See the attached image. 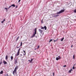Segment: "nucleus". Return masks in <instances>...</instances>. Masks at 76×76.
<instances>
[{
  "instance_id": "obj_14",
  "label": "nucleus",
  "mask_w": 76,
  "mask_h": 76,
  "mask_svg": "<svg viewBox=\"0 0 76 76\" xmlns=\"http://www.w3.org/2000/svg\"><path fill=\"white\" fill-rule=\"evenodd\" d=\"M3 73V71H1L0 72V74H2Z\"/></svg>"
},
{
  "instance_id": "obj_6",
  "label": "nucleus",
  "mask_w": 76,
  "mask_h": 76,
  "mask_svg": "<svg viewBox=\"0 0 76 76\" xmlns=\"http://www.w3.org/2000/svg\"><path fill=\"white\" fill-rule=\"evenodd\" d=\"M39 32H40V33H42V32H43L42 30L40 29H39Z\"/></svg>"
},
{
  "instance_id": "obj_41",
  "label": "nucleus",
  "mask_w": 76,
  "mask_h": 76,
  "mask_svg": "<svg viewBox=\"0 0 76 76\" xmlns=\"http://www.w3.org/2000/svg\"><path fill=\"white\" fill-rule=\"evenodd\" d=\"M16 8H17V6H16Z\"/></svg>"
},
{
  "instance_id": "obj_11",
  "label": "nucleus",
  "mask_w": 76,
  "mask_h": 76,
  "mask_svg": "<svg viewBox=\"0 0 76 76\" xmlns=\"http://www.w3.org/2000/svg\"><path fill=\"white\" fill-rule=\"evenodd\" d=\"M64 37H63L61 39V41H63V39H64Z\"/></svg>"
},
{
  "instance_id": "obj_2",
  "label": "nucleus",
  "mask_w": 76,
  "mask_h": 76,
  "mask_svg": "<svg viewBox=\"0 0 76 76\" xmlns=\"http://www.w3.org/2000/svg\"><path fill=\"white\" fill-rule=\"evenodd\" d=\"M60 59H61V57L59 56H58V57L56 58V60H60Z\"/></svg>"
},
{
  "instance_id": "obj_40",
  "label": "nucleus",
  "mask_w": 76,
  "mask_h": 76,
  "mask_svg": "<svg viewBox=\"0 0 76 76\" xmlns=\"http://www.w3.org/2000/svg\"><path fill=\"white\" fill-rule=\"evenodd\" d=\"M28 61H30V60H29Z\"/></svg>"
},
{
  "instance_id": "obj_8",
  "label": "nucleus",
  "mask_w": 76,
  "mask_h": 76,
  "mask_svg": "<svg viewBox=\"0 0 76 76\" xmlns=\"http://www.w3.org/2000/svg\"><path fill=\"white\" fill-rule=\"evenodd\" d=\"M20 54V52H18L16 55V56H19V55Z\"/></svg>"
},
{
  "instance_id": "obj_25",
  "label": "nucleus",
  "mask_w": 76,
  "mask_h": 76,
  "mask_svg": "<svg viewBox=\"0 0 76 76\" xmlns=\"http://www.w3.org/2000/svg\"><path fill=\"white\" fill-rule=\"evenodd\" d=\"M23 51L24 53V55H25V54H26V53H25V50H23Z\"/></svg>"
},
{
  "instance_id": "obj_12",
  "label": "nucleus",
  "mask_w": 76,
  "mask_h": 76,
  "mask_svg": "<svg viewBox=\"0 0 76 76\" xmlns=\"http://www.w3.org/2000/svg\"><path fill=\"white\" fill-rule=\"evenodd\" d=\"M13 57L12 56L11 57V59L12 60H13Z\"/></svg>"
},
{
  "instance_id": "obj_16",
  "label": "nucleus",
  "mask_w": 76,
  "mask_h": 76,
  "mask_svg": "<svg viewBox=\"0 0 76 76\" xmlns=\"http://www.w3.org/2000/svg\"><path fill=\"white\" fill-rule=\"evenodd\" d=\"M5 9H6V10H7H7H8V9H8V8H4Z\"/></svg>"
},
{
  "instance_id": "obj_23",
  "label": "nucleus",
  "mask_w": 76,
  "mask_h": 76,
  "mask_svg": "<svg viewBox=\"0 0 76 76\" xmlns=\"http://www.w3.org/2000/svg\"><path fill=\"white\" fill-rule=\"evenodd\" d=\"M12 7V6H10L8 8V9H10V7Z\"/></svg>"
},
{
  "instance_id": "obj_4",
  "label": "nucleus",
  "mask_w": 76,
  "mask_h": 76,
  "mask_svg": "<svg viewBox=\"0 0 76 76\" xmlns=\"http://www.w3.org/2000/svg\"><path fill=\"white\" fill-rule=\"evenodd\" d=\"M37 34V32H34L32 36V37H31V38H33V37H35V34Z\"/></svg>"
},
{
  "instance_id": "obj_37",
  "label": "nucleus",
  "mask_w": 76,
  "mask_h": 76,
  "mask_svg": "<svg viewBox=\"0 0 76 76\" xmlns=\"http://www.w3.org/2000/svg\"><path fill=\"white\" fill-rule=\"evenodd\" d=\"M20 56H22V54H20Z\"/></svg>"
},
{
  "instance_id": "obj_7",
  "label": "nucleus",
  "mask_w": 76,
  "mask_h": 76,
  "mask_svg": "<svg viewBox=\"0 0 76 76\" xmlns=\"http://www.w3.org/2000/svg\"><path fill=\"white\" fill-rule=\"evenodd\" d=\"M3 62L4 64H7V62H6V61H5L4 60L3 61Z\"/></svg>"
},
{
  "instance_id": "obj_30",
  "label": "nucleus",
  "mask_w": 76,
  "mask_h": 76,
  "mask_svg": "<svg viewBox=\"0 0 76 76\" xmlns=\"http://www.w3.org/2000/svg\"><path fill=\"white\" fill-rule=\"evenodd\" d=\"M2 64V62H0V65H1V64Z\"/></svg>"
},
{
  "instance_id": "obj_32",
  "label": "nucleus",
  "mask_w": 76,
  "mask_h": 76,
  "mask_svg": "<svg viewBox=\"0 0 76 76\" xmlns=\"http://www.w3.org/2000/svg\"><path fill=\"white\" fill-rule=\"evenodd\" d=\"M73 58L74 59L75 58V55H73Z\"/></svg>"
},
{
  "instance_id": "obj_10",
  "label": "nucleus",
  "mask_w": 76,
  "mask_h": 76,
  "mask_svg": "<svg viewBox=\"0 0 76 76\" xmlns=\"http://www.w3.org/2000/svg\"><path fill=\"white\" fill-rule=\"evenodd\" d=\"M18 66H16L15 68V70H16V69H18Z\"/></svg>"
},
{
  "instance_id": "obj_34",
  "label": "nucleus",
  "mask_w": 76,
  "mask_h": 76,
  "mask_svg": "<svg viewBox=\"0 0 76 76\" xmlns=\"http://www.w3.org/2000/svg\"><path fill=\"white\" fill-rule=\"evenodd\" d=\"M63 67H66V65H64V66H63Z\"/></svg>"
},
{
  "instance_id": "obj_18",
  "label": "nucleus",
  "mask_w": 76,
  "mask_h": 76,
  "mask_svg": "<svg viewBox=\"0 0 76 76\" xmlns=\"http://www.w3.org/2000/svg\"><path fill=\"white\" fill-rule=\"evenodd\" d=\"M72 71V69H71L69 71V73H71V71Z\"/></svg>"
},
{
  "instance_id": "obj_24",
  "label": "nucleus",
  "mask_w": 76,
  "mask_h": 76,
  "mask_svg": "<svg viewBox=\"0 0 76 76\" xmlns=\"http://www.w3.org/2000/svg\"><path fill=\"white\" fill-rule=\"evenodd\" d=\"M52 40H53V39H50V41H49V42H51V41H52Z\"/></svg>"
},
{
  "instance_id": "obj_36",
  "label": "nucleus",
  "mask_w": 76,
  "mask_h": 76,
  "mask_svg": "<svg viewBox=\"0 0 76 76\" xmlns=\"http://www.w3.org/2000/svg\"><path fill=\"white\" fill-rule=\"evenodd\" d=\"M41 23H43V22H42V21H41Z\"/></svg>"
},
{
  "instance_id": "obj_38",
  "label": "nucleus",
  "mask_w": 76,
  "mask_h": 76,
  "mask_svg": "<svg viewBox=\"0 0 76 76\" xmlns=\"http://www.w3.org/2000/svg\"><path fill=\"white\" fill-rule=\"evenodd\" d=\"M71 47H72V48L73 47V45H72V46H71Z\"/></svg>"
},
{
  "instance_id": "obj_39",
  "label": "nucleus",
  "mask_w": 76,
  "mask_h": 76,
  "mask_svg": "<svg viewBox=\"0 0 76 76\" xmlns=\"http://www.w3.org/2000/svg\"><path fill=\"white\" fill-rule=\"evenodd\" d=\"M53 75H54V73H53Z\"/></svg>"
},
{
  "instance_id": "obj_22",
  "label": "nucleus",
  "mask_w": 76,
  "mask_h": 76,
  "mask_svg": "<svg viewBox=\"0 0 76 76\" xmlns=\"http://www.w3.org/2000/svg\"><path fill=\"white\" fill-rule=\"evenodd\" d=\"M19 36H18V38L17 39L16 41H18V39H19Z\"/></svg>"
},
{
  "instance_id": "obj_26",
  "label": "nucleus",
  "mask_w": 76,
  "mask_h": 76,
  "mask_svg": "<svg viewBox=\"0 0 76 76\" xmlns=\"http://www.w3.org/2000/svg\"><path fill=\"white\" fill-rule=\"evenodd\" d=\"M57 41V40H54V42H56Z\"/></svg>"
},
{
  "instance_id": "obj_3",
  "label": "nucleus",
  "mask_w": 76,
  "mask_h": 76,
  "mask_svg": "<svg viewBox=\"0 0 76 76\" xmlns=\"http://www.w3.org/2000/svg\"><path fill=\"white\" fill-rule=\"evenodd\" d=\"M44 28L45 30H47V27H46V26H45L44 27H41V29H44Z\"/></svg>"
},
{
  "instance_id": "obj_29",
  "label": "nucleus",
  "mask_w": 76,
  "mask_h": 76,
  "mask_svg": "<svg viewBox=\"0 0 76 76\" xmlns=\"http://www.w3.org/2000/svg\"><path fill=\"white\" fill-rule=\"evenodd\" d=\"M59 16V15H56V17H57V16Z\"/></svg>"
},
{
  "instance_id": "obj_42",
  "label": "nucleus",
  "mask_w": 76,
  "mask_h": 76,
  "mask_svg": "<svg viewBox=\"0 0 76 76\" xmlns=\"http://www.w3.org/2000/svg\"><path fill=\"white\" fill-rule=\"evenodd\" d=\"M36 49H35V50H36Z\"/></svg>"
},
{
  "instance_id": "obj_17",
  "label": "nucleus",
  "mask_w": 76,
  "mask_h": 76,
  "mask_svg": "<svg viewBox=\"0 0 76 76\" xmlns=\"http://www.w3.org/2000/svg\"><path fill=\"white\" fill-rule=\"evenodd\" d=\"M11 6H12L13 7H15V4H13L11 5Z\"/></svg>"
},
{
  "instance_id": "obj_13",
  "label": "nucleus",
  "mask_w": 76,
  "mask_h": 76,
  "mask_svg": "<svg viewBox=\"0 0 76 76\" xmlns=\"http://www.w3.org/2000/svg\"><path fill=\"white\" fill-rule=\"evenodd\" d=\"M7 58H8V56H6V59L7 60Z\"/></svg>"
},
{
  "instance_id": "obj_19",
  "label": "nucleus",
  "mask_w": 76,
  "mask_h": 76,
  "mask_svg": "<svg viewBox=\"0 0 76 76\" xmlns=\"http://www.w3.org/2000/svg\"><path fill=\"white\" fill-rule=\"evenodd\" d=\"M33 60V59H31L30 61V62L31 63H32V61Z\"/></svg>"
},
{
  "instance_id": "obj_1",
  "label": "nucleus",
  "mask_w": 76,
  "mask_h": 76,
  "mask_svg": "<svg viewBox=\"0 0 76 76\" xmlns=\"http://www.w3.org/2000/svg\"><path fill=\"white\" fill-rule=\"evenodd\" d=\"M64 12V10H62L59 12H57V14H60V13H63Z\"/></svg>"
},
{
  "instance_id": "obj_9",
  "label": "nucleus",
  "mask_w": 76,
  "mask_h": 76,
  "mask_svg": "<svg viewBox=\"0 0 76 76\" xmlns=\"http://www.w3.org/2000/svg\"><path fill=\"white\" fill-rule=\"evenodd\" d=\"M4 21H5V19H4L3 21H1V23H3V22H4Z\"/></svg>"
},
{
  "instance_id": "obj_27",
  "label": "nucleus",
  "mask_w": 76,
  "mask_h": 76,
  "mask_svg": "<svg viewBox=\"0 0 76 76\" xmlns=\"http://www.w3.org/2000/svg\"><path fill=\"white\" fill-rule=\"evenodd\" d=\"M39 48V45L38 46L37 49H38Z\"/></svg>"
},
{
  "instance_id": "obj_31",
  "label": "nucleus",
  "mask_w": 76,
  "mask_h": 76,
  "mask_svg": "<svg viewBox=\"0 0 76 76\" xmlns=\"http://www.w3.org/2000/svg\"><path fill=\"white\" fill-rule=\"evenodd\" d=\"M74 12H75V13H76V10H74Z\"/></svg>"
},
{
  "instance_id": "obj_21",
  "label": "nucleus",
  "mask_w": 76,
  "mask_h": 76,
  "mask_svg": "<svg viewBox=\"0 0 76 76\" xmlns=\"http://www.w3.org/2000/svg\"><path fill=\"white\" fill-rule=\"evenodd\" d=\"M20 48L18 50V52H20Z\"/></svg>"
},
{
  "instance_id": "obj_15",
  "label": "nucleus",
  "mask_w": 76,
  "mask_h": 76,
  "mask_svg": "<svg viewBox=\"0 0 76 76\" xmlns=\"http://www.w3.org/2000/svg\"><path fill=\"white\" fill-rule=\"evenodd\" d=\"M36 31H37V28H35V29H34V32H37Z\"/></svg>"
},
{
  "instance_id": "obj_33",
  "label": "nucleus",
  "mask_w": 76,
  "mask_h": 76,
  "mask_svg": "<svg viewBox=\"0 0 76 76\" xmlns=\"http://www.w3.org/2000/svg\"><path fill=\"white\" fill-rule=\"evenodd\" d=\"M20 0H19V1H18L19 3V2H20Z\"/></svg>"
},
{
  "instance_id": "obj_20",
  "label": "nucleus",
  "mask_w": 76,
  "mask_h": 76,
  "mask_svg": "<svg viewBox=\"0 0 76 76\" xmlns=\"http://www.w3.org/2000/svg\"><path fill=\"white\" fill-rule=\"evenodd\" d=\"M22 46V42H21V44L20 45V46Z\"/></svg>"
},
{
  "instance_id": "obj_35",
  "label": "nucleus",
  "mask_w": 76,
  "mask_h": 76,
  "mask_svg": "<svg viewBox=\"0 0 76 76\" xmlns=\"http://www.w3.org/2000/svg\"><path fill=\"white\" fill-rule=\"evenodd\" d=\"M15 63H17V61H15Z\"/></svg>"
},
{
  "instance_id": "obj_5",
  "label": "nucleus",
  "mask_w": 76,
  "mask_h": 76,
  "mask_svg": "<svg viewBox=\"0 0 76 76\" xmlns=\"http://www.w3.org/2000/svg\"><path fill=\"white\" fill-rule=\"evenodd\" d=\"M15 73H16V70L15 69L14 70L13 72V75H15Z\"/></svg>"
},
{
  "instance_id": "obj_28",
  "label": "nucleus",
  "mask_w": 76,
  "mask_h": 76,
  "mask_svg": "<svg viewBox=\"0 0 76 76\" xmlns=\"http://www.w3.org/2000/svg\"><path fill=\"white\" fill-rule=\"evenodd\" d=\"M75 66H73V67H72V69H75Z\"/></svg>"
}]
</instances>
